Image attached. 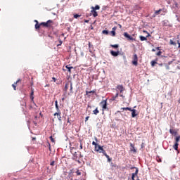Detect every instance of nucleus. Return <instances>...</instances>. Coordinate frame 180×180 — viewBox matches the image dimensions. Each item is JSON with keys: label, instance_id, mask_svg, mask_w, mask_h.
I'll return each mask as SVG.
<instances>
[{"label": "nucleus", "instance_id": "1", "mask_svg": "<svg viewBox=\"0 0 180 180\" xmlns=\"http://www.w3.org/2000/svg\"><path fill=\"white\" fill-rule=\"evenodd\" d=\"M131 169H135V172L132 173L131 175V179L135 180L134 178H136V176H137V175L139 174V168L134 167H131Z\"/></svg>", "mask_w": 180, "mask_h": 180}, {"label": "nucleus", "instance_id": "2", "mask_svg": "<svg viewBox=\"0 0 180 180\" xmlns=\"http://www.w3.org/2000/svg\"><path fill=\"white\" fill-rule=\"evenodd\" d=\"M133 60L132 64L137 67V65H139V57H137V54L133 56Z\"/></svg>", "mask_w": 180, "mask_h": 180}, {"label": "nucleus", "instance_id": "3", "mask_svg": "<svg viewBox=\"0 0 180 180\" xmlns=\"http://www.w3.org/2000/svg\"><path fill=\"white\" fill-rule=\"evenodd\" d=\"M95 150L98 153H103V154L106 153V151L103 150V146H101V145H98L97 148H95Z\"/></svg>", "mask_w": 180, "mask_h": 180}, {"label": "nucleus", "instance_id": "4", "mask_svg": "<svg viewBox=\"0 0 180 180\" xmlns=\"http://www.w3.org/2000/svg\"><path fill=\"white\" fill-rule=\"evenodd\" d=\"M124 37H126L128 40H136L131 35L129 34L127 32L124 33Z\"/></svg>", "mask_w": 180, "mask_h": 180}, {"label": "nucleus", "instance_id": "5", "mask_svg": "<svg viewBox=\"0 0 180 180\" xmlns=\"http://www.w3.org/2000/svg\"><path fill=\"white\" fill-rule=\"evenodd\" d=\"M49 23H53V21L51 20H49L46 22H41L40 25L44 26L45 27H49Z\"/></svg>", "mask_w": 180, "mask_h": 180}, {"label": "nucleus", "instance_id": "6", "mask_svg": "<svg viewBox=\"0 0 180 180\" xmlns=\"http://www.w3.org/2000/svg\"><path fill=\"white\" fill-rule=\"evenodd\" d=\"M117 89L120 91V94H123V92L124 91V87H123L122 85H118L117 86Z\"/></svg>", "mask_w": 180, "mask_h": 180}, {"label": "nucleus", "instance_id": "7", "mask_svg": "<svg viewBox=\"0 0 180 180\" xmlns=\"http://www.w3.org/2000/svg\"><path fill=\"white\" fill-rule=\"evenodd\" d=\"M110 54H111V56H112L113 57H117V56H119V51H110Z\"/></svg>", "mask_w": 180, "mask_h": 180}, {"label": "nucleus", "instance_id": "8", "mask_svg": "<svg viewBox=\"0 0 180 180\" xmlns=\"http://www.w3.org/2000/svg\"><path fill=\"white\" fill-rule=\"evenodd\" d=\"M53 115L57 116L58 120H59V122H61V112H55Z\"/></svg>", "mask_w": 180, "mask_h": 180}, {"label": "nucleus", "instance_id": "9", "mask_svg": "<svg viewBox=\"0 0 180 180\" xmlns=\"http://www.w3.org/2000/svg\"><path fill=\"white\" fill-rule=\"evenodd\" d=\"M101 105H102L103 109H106L107 108V102H106V101H101Z\"/></svg>", "mask_w": 180, "mask_h": 180}, {"label": "nucleus", "instance_id": "10", "mask_svg": "<svg viewBox=\"0 0 180 180\" xmlns=\"http://www.w3.org/2000/svg\"><path fill=\"white\" fill-rule=\"evenodd\" d=\"M72 159L74 160V161H77L78 160V156L77 155V152H75L72 153Z\"/></svg>", "mask_w": 180, "mask_h": 180}, {"label": "nucleus", "instance_id": "11", "mask_svg": "<svg viewBox=\"0 0 180 180\" xmlns=\"http://www.w3.org/2000/svg\"><path fill=\"white\" fill-rule=\"evenodd\" d=\"M131 117H136V116H137V114L136 113V110L135 109H131Z\"/></svg>", "mask_w": 180, "mask_h": 180}, {"label": "nucleus", "instance_id": "12", "mask_svg": "<svg viewBox=\"0 0 180 180\" xmlns=\"http://www.w3.org/2000/svg\"><path fill=\"white\" fill-rule=\"evenodd\" d=\"M99 9H101V6H99V5H96L95 7H91V10L93 11H99Z\"/></svg>", "mask_w": 180, "mask_h": 180}, {"label": "nucleus", "instance_id": "13", "mask_svg": "<svg viewBox=\"0 0 180 180\" xmlns=\"http://www.w3.org/2000/svg\"><path fill=\"white\" fill-rule=\"evenodd\" d=\"M91 13H92L94 18H96V16H98V12L95 10H91Z\"/></svg>", "mask_w": 180, "mask_h": 180}, {"label": "nucleus", "instance_id": "14", "mask_svg": "<svg viewBox=\"0 0 180 180\" xmlns=\"http://www.w3.org/2000/svg\"><path fill=\"white\" fill-rule=\"evenodd\" d=\"M103 155H105V157H106L108 162H110V161H112V159L109 157V155L106 153V152L103 154Z\"/></svg>", "mask_w": 180, "mask_h": 180}, {"label": "nucleus", "instance_id": "15", "mask_svg": "<svg viewBox=\"0 0 180 180\" xmlns=\"http://www.w3.org/2000/svg\"><path fill=\"white\" fill-rule=\"evenodd\" d=\"M131 151H133L134 153H136V148H134V145L133 143H130Z\"/></svg>", "mask_w": 180, "mask_h": 180}, {"label": "nucleus", "instance_id": "16", "mask_svg": "<svg viewBox=\"0 0 180 180\" xmlns=\"http://www.w3.org/2000/svg\"><path fill=\"white\" fill-rule=\"evenodd\" d=\"M178 146H179L178 143H174V145L173 146V148L176 150V151H178Z\"/></svg>", "mask_w": 180, "mask_h": 180}, {"label": "nucleus", "instance_id": "17", "mask_svg": "<svg viewBox=\"0 0 180 180\" xmlns=\"http://www.w3.org/2000/svg\"><path fill=\"white\" fill-rule=\"evenodd\" d=\"M65 68H67V70H68L69 72H71V70H72V68H74L72 66H70V65H66Z\"/></svg>", "mask_w": 180, "mask_h": 180}, {"label": "nucleus", "instance_id": "18", "mask_svg": "<svg viewBox=\"0 0 180 180\" xmlns=\"http://www.w3.org/2000/svg\"><path fill=\"white\" fill-rule=\"evenodd\" d=\"M139 39H140V40H141V41H144L147 40V37H143V36H140V37H139Z\"/></svg>", "mask_w": 180, "mask_h": 180}, {"label": "nucleus", "instance_id": "19", "mask_svg": "<svg viewBox=\"0 0 180 180\" xmlns=\"http://www.w3.org/2000/svg\"><path fill=\"white\" fill-rule=\"evenodd\" d=\"M121 110H129L131 112V108H130L129 107L122 108Z\"/></svg>", "mask_w": 180, "mask_h": 180}, {"label": "nucleus", "instance_id": "20", "mask_svg": "<svg viewBox=\"0 0 180 180\" xmlns=\"http://www.w3.org/2000/svg\"><path fill=\"white\" fill-rule=\"evenodd\" d=\"M161 11H162V10L159 9V10L156 11L155 12V14H154L153 17L155 18V16L156 15H160V12H161Z\"/></svg>", "mask_w": 180, "mask_h": 180}, {"label": "nucleus", "instance_id": "21", "mask_svg": "<svg viewBox=\"0 0 180 180\" xmlns=\"http://www.w3.org/2000/svg\"><path fill=\"white\" fill-rule=\"evenodd\" d=\"M56 106V109L57 110L56 113H60L61 112V111L60 110V108L58 107V105H55Z\"/></svg>", "mask_w": 180, "mask_h": 180}, {"label": "nucleus", "instance_id": "22", "mask_svg": "<svg viewBox=\"0 0 180 180\" xmlns=\"http://www.w3.org/2000/svg\"><path fill=\"white\" fill-rule=\"evenodd\" d=\"M169 133L170 134H176V131H174L172 129H169Z\"/></svg>", "mask_w": 180, "mask_h": 180}, {"label": "nucleus", "instance_id": "23", "mask_svg": "<svg viewBox=\"0 0 180 180\" xmlns=\"http://www.w3.org/2000/svg\"><path fill=\"white\" fill-rule=\"evenodd\" d=\"M93 113L94 115H98V113H99V110H98V108H96L94 111Z\"/></svg>", "mask_w": 180, "mask_h": 180}, {"label": "nucleus", "instance_id": "24", "mask_svg": "<svg viewBox=\"0 0 180 180\" xmlns=\"http://www.w3.org/2000/svg\"><path fill=\"white\" fill-rule=\"evenodd\" d=\"M111 47L113 49H118L119 48V44H114V45H110Z\"/></svg>", "mask_w": 180, "mask_h": 180}, {"label": "nucleus", "instance_id": "25", "mask_svg": "<svg viewBox=\"0 0 180 180\" xmlns=\"http://www.w3.org/2000/svg\"><path fill=\"white\" fill-rule=\"evenodd\" d=\"M103 34H109V31L104 30L102 31Z\"/></svg>", "mask_w": 180, "mask_h": 180}, {"label": "nucleus", "instance_id": "26", "mask_svg": "<svg viewBox=\"0 0 180 180\" xmlns=\"http://www.w3.org/2000/svg\"><path fill=\"white\" fill-rule=\"evenodd\" d=\"M179 140H180V136H176V139H175V143H179Z\"/></svg>", "mask_w": 180, "mask_h": 180}, {"label": "nucleus", "instance_id": "27", "mask_svg": "<svg viewBox=\"0 0 180 180\" xmlns=\"http://www.w3.org/2000/svg\"><path fill=\"white\" fill-rule=\"evenodd\" d=\"M40 26H41V25H39V23H36L35 24V29H40Z\"/></svg>", "mask_w": 180, "mask_h": 180}, {"label": "nucleus", "instance_id": "28", "mask_svg": "<svg viewBox=\"0 0 180 180\" xmlns=\"http://www.w3.org/2000/svg\"><path fill=\"white\" fill-rule=\"evenodd\" d=\"M119 96V93H117L115 96L112 97V101H116V98Z\"/></svg>", "mask_w": 180, "mask_h": 180}, {"label": "nucleus", "instance_id": "29", "mask_svg": "<svg viewBox=\"0 0 180 180\" xmlns=\"http://www.w3.org/2000/svg\"><path fill=\"white\" fill-rule=\"evenodd\" d=\"M92 144H93V146H95V148H98V145L95 141H93Z\"/></svg>", "mask_w": 180, "mask_h": 180}, {"label": "nucleus", "instance_id": "30", "mask_svg": "<svg viewBox=\"0 0 180 180\" xmlns=\"http://www.w3.org/2000/svg\"><path fill=\"white\" fill-rule=\"evenodd\" d=\"M81 15H78V14H75L74 15V18L75 19H78V18H79Z\"/></svg>", "mask_w": 180, "mask_h": 180}, {"label": "nucleus", "instance_id": "31", "mask_svg": "<svg viewBox=\"0 0 180 180\" xmlns=\"http://www.w3.org/2000/svg\"><path fill=\"white\" fill-rule=\"evenodd\" d=\"M155 64H157V62H155V61H154V60H153V61L151 62V65H152V67H154V65H155Z\"/></svg>", "mask_w": 180, "mask_h": 180}, {"label": "nucleus", "instance_id": "32", "mask_svg": "<svg viewBox=\"0 0 180 180\" xmlns=\"http://www.w3.org/2000/svg\"><path fill=\"white\" fill-rule=\"evenodd\" d=\"M67 89H68V84H66L65 85V92H67Z\"/></svg>", "mask_w": 180, "mask_h": 180}, {"label": "nucleus", "instance_id": "33", "mask_svg": "<svg viewBox=\"0 0 180 180\" xmlns=\"http://www.w3.org/2000/svg\"><path fill=\"white\" fill-rule=\"evenodd\" d=\"M94 92H95L94 91H86V95H88V94H94Z\"/></svg>", "mask_w": 180, "mask_h": 180}, {"label": "nucleus", "instance_id": "34", "mask_svg": "<svg viewBox=\"0 0 180 180\" xmlns=\"http://www.w3.org/2000/svg\"><path fill=\"white\" fill-rule=\"evenodd\" d=\"M76 174L77 175L79 176L81 175V172H79V170H77Z\"/></svg>", "mask_w": 180, "mask_h": 180}, {"label": "nucleus", "instance_id": "35", "mask_svg": "<svg viewBox=\"0 0 180 180\" xmlns=\"http://www.w3.org/2000/svg\"><path fill=\"white\" fill-rule=\"evenodd\" d=\"M170 44H172L173 46H175V42L172 41V39L170 40Z\"/></svg>", "mask_w": 180, "mask_h": 180}, {"label": "nucleus", "instance_id": "36", "mask_svg": "<svg viewBox=\"0 0 180 180\" xmlns=\"http://www.w3.org/2000/svg\"><path fill=\"white\" fill-rule=\"evenodd\" d=\"M111 33L112 36H116V32L115 31H111Z\"/></svg>", "mask_w": 180, "mask_h": 180}, {"label": "nucleus", "instance_id": "37", "mask_svg": "<svg viewBox=\"0 0 180 180\" xmlns=\"http://www.w3.org/2000/svg\"><path fill=\"white\" fill-rule=\"evenodd\" d=\"M162 53V52H161L160 51H159L157 53V56H161Z\"/></svg>", "mask_w": 180, "mask_h": 180}, {"label": "nucleus", "instance_id": "38", "mask_svg": "<svg viewBox=\"0 0 180 180\" xmlns=\"http://www.w3.org/2000/svg\"><path fill=\"white\" fill-rule=\"evenodd\" d=\"M12 86H13V88L14 89V91H16V85L13 84Z\"/></svg>", "mask_w": 180, "mask_h": 180}, {"label": "nucleus", "instance_id": "39", "mask_svg": "<svg viewBox=\"0 0 180 180\" xmlns=\"http://www.w3.org/2000/svg\"><path fill=\"white\" fill-rule=\"evenodd\" d=\"M61 44H63V41L60 40L59 41V44H58V46H61Z\"/></svg>", "mask_w": 180, "mask_h": 180}, {"label": "nucleus", "instance_id": "40", "mask_svg": "<svg viewBox=\"0 0 180 180\" xmlns=\"http://www.w3.org/2000/svg\"><path fill=\"white\" fill-rule=\"evenodd\" d=\"M89 119V116L86 117V118H85V122H88Z\"/></svg>", "mask_w": 180, "mask_h": 180}, {"label": "nucleus", "instance_id": "41", "mask_svg": "<svg viewBox=\"0 0 180 180\" xmlns=\"http://www.w3.org/2000/svg\"><path fill=\"white\" fill-rule=\"evenodd\" d=\"M112 32H116V27H114L112 29Z\"/></svg>", "mask_w": 180, "mask_h": 180}, {"label": "nucleus", "instance_id": "42", "mask_svg": "<svg viewBox=\"0 0 180 180\" xmlns=\"http://www.w3.org/2000/svg\"><path fill=\"white\" fill-rule=\"evenodd\" d=\"M32 95H33V91H32V93H31V96H32ZM31 98H32V100L33 101V99H34V97L31 96Z\"/></svg>", "mask_w": 180, "mask_h": 180}, {"label": "nucleus", "instance_id": "43", "mask_svg": "<svg viewBox=\"0 0 180 180\" xmlns=\"http://www.w3.org/2000/svg\"><path fill=\"white\" fill-rule=\"evenodd\" d=\"M54 164H55V162H54V161H53V162H51L50 165L53 166V165H54Z\"/></svg>", "mask_w": 180, "mask_h": 180}, {"label": "nucleus", "instance_id": "44", "mask_svg": "<svg viewBox=\"0 0 180 180\" xmlns=\"http://www.w3.org/2000/svg\"><path fill=\"white\" fill-rule=\"evenodd\" d=\"M70 91H72V83H70Z\"/></svg>", "mask_w": 180, "mask_h": 180}, {"label": "nucleus", "instance_id": "45", "mask_svg": "<svg viewBox=\"0 0 180 180\" xmlns=\"http://www.w3.org/2000/svg\"><path fill=\"white\" fill-rule=\"evenodd\" d=\"M57 105H58V101H55V106H57Z\"/></svg>", "mask_w": 180, "mask_h": 180}, {"label": "nucleus", "instance_id": "46", "mask_svg": "<svg viewBox=\"0 0 180 180\" xmlns=\"http://www.w3.org/2000/svg\"><path fill=\"white\" fill-rule=\"evenodd\" d=\"M50 139H51V141H53V143L54 139H53V136H50Z\"/></svg>", "mask_w": 180, "mask_h": 180}, {"label": "nucleus", "instance_id": "47", "mask_svg": "<svg viewBox=\"0 0 180 180\" xmlns=\"http://www.w3.org/2000/svg\"><path fill=\"white\" fill-rule=\"evenodd\" d=\"M84 22L85 23H89V20H85Z\"/></svg>", "mask_w": 180, "mask_h": 180}, {"label": "nucleus", "instance_id": "48", "mask_svg": "<svg viewBox=\"0 0 180 180\" xmlns=\"http://www.w3.org/2000/svg\"><path fill=\"white\" fill-rule=\"evenodd\" d=\"M49 150L51 151V146L50 143H49Z\"/></svg>", "mask_w": 180, "mask_h": 180}, {"label": "nucleus", "instance_id": "49", "mask_svg": "<svg viewBox=\"0 0 180 180\" xmlns=\"http://www.w3.org/2000/svg\"><path fill=\"white\" fill-rule=\"evenodd\" d=\"M147 34L148 35L146 36V39H147V37H150V33L148 32Z\"/></svg>", "mask_w": 180, "mask_h": 180}, {"label": "nucleus", "instance_id": "50", "mask_svg": "<svg viewBox=\"0 0 180 180\" xmlns=\"http://www.w3.org/2000/svg\"><path fill=\"white\" fill-rule=\"evenodd\" d=\"M82 143L80 144V150H82Z\"/></svg>", "mask_w": 180, "mask_h": 180}, {"label": "nucleus", "instance_id": "51", "mask_svg": "<svg viewBox=\"0 0 180 180\" xmlns=\"http://www.w3.org/2000/svg\"><path fill=\"white\" fill-rule=\"evenodd\" d=\"M120 96H121V98H124V96H123V94H120Z\"/></svg>", "mask_w": 180, "mask_h": 180}, {"label": "nucleus", "instance_id": "52", "mask_svg": "<svg viewBox=\"0 0 180 180\" xmlns=\"http://www.w3.org/2000/svg\"><path fill=\"white\" fill-rule=\"evenodd\" d=\"M118 26H119V27H120V29H122V25H118Z\"/></svg>", "mask_w": 180, "mask_h": 180}, {"label": "nucleus", "instance_id": "53", "mask_svg": "<svg viewBox=\"0 0 180 180\" xmlns=\"http://www.w3.org/2000/svg\"><path fill=\"white\" fill-rule=\"evenodd\" d=\"M143 33H148L146 30H143Z\"/></svg>", "mask_w": 180, "mask_h": 180}, {"label": "nucleus", "instance_id": "54", "mask_svg": "<svg viewBox=\"0 0 180 180\" xmlns=\"http://www.w3.org/2000/svg\"><path fill=\"white\" fill-rule=\"evenodd\" d=\"M19 81H20V79L17 80L15 84H18V82H19Z\"/></svg>", "mask_w": 180, "mask_h": 180}, {"label": "nucleus", "instance_id": "55", "mask_svg": "<svg viewBox=\"0 0 180 180\" xmlns=\"http://www.w3.org/2000/svg\"><path fill=\"white\" fill-rule=\"evenodd\" d=\"M34 22H35L36 23H39V21H37V20H35Z\"/></svg>", "mask_w": 180, "mask_h": 180}, {"label": "nucleus", "instance_id": "56", "mask_svg": "<svg viewBox=\"0 0 180 180\" xmlns=\"http://www.w3.org/2000/svg\"><path fill=\"white\" fill-rule=\"evenodd\" d=\"M53 79L54 80V82H56V77H53Z\"/></svg>", "mask_w": 180, "mask_h": 180}, {"label": "nucleus", "instance_id": "57", "mask_svg": "<svg viewBox=\"0 0 180 180\" xmlns=\"http://www.w3.org/2000/svg\"><path fill=\"white\" fill-rule=\"evenodd\" d=\"M89 47H91V42H89Z\"/></svg>", "mask_w": 180, "mask_h": 180}, {"label": "nucleus", "instance_id": "58", "mask_svg": "<svg viewBox=\"0 0 180 180\" xmlns=\"http://www.w3.org/2000/svg\"><path fill=\"white\" fill-rule=\"evenodd\" d=\"M178 44H179V49H180V43L178 42Z\"/></svg>", "mask_w": 180, "mask_h": 180}, {"label": "nucleus", "instance_id": "59", "mask_svg": "<svg viewBox=\"0 0 180 180\" xmlns=\"http://www.w3.org/2000/svg\"><path fill=\"white\" fill-rule=\"evenodd\" d=\"M152 51H153V52L155 51V49H152Z\"/></svg>", "mask_w": 180, "mask_h": 180}, {"label": "nucleus", "instance_id": "60", "mask_svg": "<svg viewBox=\"0 0 180 180\" xmlns=\"http://www.w3.org/2000/svg\"><path fill=\"white\" fill-rule=\"evenodd\" d=\"M156 50H160V47H157V48H156Z\"/></svg>", "mask_w": 180, "mask_h": 180}, {"label": "nucleus", "instance_id": "61", "mask_svg": "<svg viewBox=\"0 0 180 180\" xmlns=\"http://www.w3.org/2000/svg\"><path fill=\"white\" fill-rule=\"evenodd\" d=\"M77 162H79V160H78V159H77Z\"/></svg>", "mask_w": 180, "mask_h": 180}, {"label": "nucleus", "instance_id": "62", "mask_svg": "<svg viewBox=\"0 0 180 180\" xmlns=\"http://www.w3.org/2000/svg\"><path fill=\"white\" fill-rule=\"evenodd\" d=\"M136 178H137V180H139V176H137Z\"/></svg>", "mask_w": 180, "mask_h": 180}, {"label": "nucleus", "instance_id": "63", "mask_svg": "<svg viewBox=\"0 0 180 180\" xmlns=\"http://www.w3.org/2000/svg\"><path fill=\"white\" fill-rule=\"evenodd\" d=\"M175 5H176V6H178V4H176V3L175 4Z\"/></svg>", "mask_w": 180, "mask_h": 180}, {"label": "nucleus", "instance_id": "64", "mask_svg": "<svg viewBox=\"0 0 180 180\" xmlns=\"http://www.w3.org/2000/svg\"><path fill=\"white\" fill-rule=\"evenodd\" d=\"M62 101H64V98H62Z\"/></svg>", "mask_w": 180, "mask_h": 180}]
</instances>
